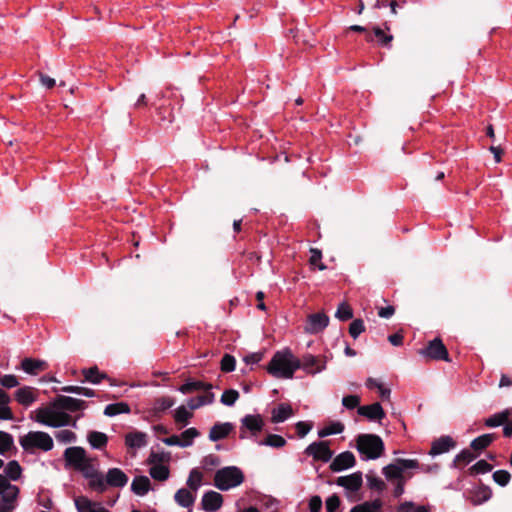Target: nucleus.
<instances>
[{"instance_id":"f257e3e1","label":"nucleus","mask_w":512,"mask_h":512,"mask_svg":"<svg viewBox=\"0 0 512 512\" xmlns=\"http://www.w3.org/2000/svg\"><path fill=\"white\" fill-rule=\"evenodd\" d=\"M300 369V359L288 348L275 352L266 367L267 372L278 379H291Z\"/></svg>"},{"instance_id":"f03ea898","label":"nucleus","mask_w":512,"mask_h":512,"mask_svg":"<svg viewBox=\"0 0 512 512\" xmlns=\"http://www.w3.org/2000/svg\"><path fill=\"white\" fill-rule=\"evenodd\" d=\"M356 449L362 460H375L382 456L385 446L382 438L376 434H359Z\"/></svg>"},{"instance_id":"7ed1b4c3","label":"nucleus","mask_w":512,"mask_h":512,"mask_svg":"<svg viewBox=\"0 0 512 512\" xmlns=\"http://www.w3.org/2000/svg\"><path fill=\"white\" fill-rule=\"evenodd\" d=\"M19 444L23 450L33 454L36 449L48 452L53 449L54 442L52 437L43 431H30L19 437Z\"/></svg>"},{"instance_id":"20e7f679","label":"nucleus","mask_w":512,"mask_h":512,"mask_svg":"<svg viewBox=\"0 0 512 512\" xmlns=\"http://www.w3.org/2000/svg\"><path fill=\"white\" fill-rule=\"evenodd\" d=\"M244 474L237 466H227L216 471L214 485L221 491H228L244 482Z\"/></svg>"},{"instance_id":"39448f33","label":"nucleus","mask_w":512,"mask_h":512,"mask_svg":"<svg viewBox=\"0 0 512 512\" xmlns=\"http://www.w3.org/2000/svg\"><path fill=\"white\" fill-rule=\"evenodd\" d=\"M265 423L260 414H247L240 420V439L256 437L264 428Z\"/></svg>"},{"instance_id":"423d86ee","label":"nucleus","mask_w":512,"mask_h":512,"mask_svg":"<svg viewBox=\"0 0 512 512\" xmlns=\"http://www.w3.org/2000/svg\"><path fill=\"white\" fill-rule=\"evenodd\" d=\"M88 480L89 488L97 493L105 492L104 475L98 471L91 462V459L83 463L77 470Z\"/></svg>"},{"instance_id":"0eeeda50","label":"nucleus","mask_w":512,"mask_h":512,"mask_svg":"<svg viewBox=\"0 0 512 512\" xmlns=\"http://www.w3.org/2000/svg\"><path fill=\"white\" fill-rule=\"evenodd\" d=\"M419 354L431 360L450 362L448 350L439 337L429 341L425 348L419 350Z\"/></svg>"},{"instance_id":"6e6552de","label":"nucleus","mask_w":512,"mask_h":512,"mask_svg":"<svg viewBox=\"0 0 512 512\" xmlns=\"http://www.w3.org/2000/svg\"><path fill=\"white\" fill-rule=\"evenodd\" d=\"M308 456H312L315 461L329 462L333 457V451L330 449L327 441H316L308 445L304 451Z\"/></svg>"},{"instance_id":"1a4fd4ad","label":"nucleus","mask_w":512,"mask_h":512,"mask_svg":"<svg viewBox=\"0 0 512 512\" xmlns=\"http://www.w3.org/2000/svg\"><path fill=\"white\" fill-rule=\"evenodd\" d=\"M63 456L66 465L72 466L75 470L88 460L85 449L80 446L66 448Z\"/></svg>"},{"instance_id":"9d476101","label":"nucleus","mask_w":512,"mask_h":512,"mask_svg":"<svg viewBox=\"0 0 512 512\" xmlns=\"http://www.w3.org/2000/svg\"><path fill=\"white\" fill-rule=\"evenodd\" d=\"M328 324L329 317L325 313H313L307 317L304 330L309 334H318L322 332Z\"/></svg>"},{"instance_id":"9b49d317","label":"nucleus","mask_w":512,"mask_h":512,"mask_svg":"<svg viewBox=\"0 0 512 512\" xmlns=\"http://www.w3.org/2000/svg\"><path fill=\"white\" fill-rule=\"evenodd\" d=\"M52 406L61 410L76 412L85 409L86 402L70 396L59 395L55 398Z\"/></svg>"},{"instance_id":"f8f14e48","label":"nucleus","mask_w":512,"mask_h":512,"mask_svg":"<svg viewBox=\"0 0 512 512\" xmlns=\"http://www.w3.org/2000/svg\"><path fill=\"white\" fill-rule=\"evenodd\" d=\"M128 480V476L120 468H110L104 476L105 491L108 486L123 488L128 483Z\"/></svg>"},{"instance_id":"ddd939ff","label":"nucleus","mask_w":512,"mask_h":512,"mask_svg":"<svg viewBox=\"0 0 512 512\" xmlns=\"http://www.w3.org/2000/svg\"><path fill=\"white\" fill-rule=\"evenodd\" d=\"M356 464L355 456L350 451H344L338 454L331 462L329 468L332 472H341L354 467Z\"/></svg>"},{"instance_id":"4468645a","label":"nucleus","mask_w":512,"mask_h":512,"mask_svg":"<svg viewBox=\"0 0 512 512\" xmlns=\"http://www.w3.org/2000/svg\"><path fill=\"white\" fill-rule=\"evenodd\" d=\"M223 504V496L216 491L210 490L203 494L201 507L206 512H216Z\"/></svg>"},{"instance_id":"2eb2a0df","label":"nucleus","mask_w":512,"mask_h":512,"mask_svg":"<svg viewBox=\"0 0 512 512\" xmlns=\"http://www.w3.org/2000/svg\"><path fill=\"white\" fill-rule=\"evenodd\" d=\"M60 410L61 409L55 408L54 406L51 408L50 427L59 428L64 426H71L73 428H77V420H73L68 413Z\"/></svg>"},{"instance_id":"dca6fc26","label":"nucleus","mask_w":512,"mask_h":512,"mask_svg":"<svg viewBox=\"0 0 512 512\" xmlns=\"http://www.w3.org/2000/svg\"><path fill=\"white\" fill-rule=\"evenodd\" d=\"M336 484L351 492H357L363 484L362 472L357 471L347 476H340L336 479Z\"/></svg>"},{"instance_id":"f3484780","label":"nucleus","mask_w":512,"mask_h":512,"mask_svg":"<svg viewBox=\"0 0 512 512\" xmlns=\"http://www.w3.org/2000/svg\"><path fill=\"white\" fill-rule=\"evenodd\" d=\"M300 368L310 374L319 373L326 368V362L311 354H306L300 360Z\"/></svg>"},{"instance_id":"a211bd4d","label":"nucleus","mask_w":512,"mask_h":512,"mask_svg":"<svg viewBox=\"0 0 512 512\" xmlns=\"http://www.w3.org/2000/svg\"><path fill=\"white\" fill-rule=\"evenodd\" d=\"M456 446V442L451 436L444 435L434 440L429 451V455L437 456L450 451V449Z\"/></svg>"},{"instance_id":"6ab92c4d","label":"nucleus","mask_w":512,"mask_h":512,"mask_svg":"<svg viewBox=\"0 0 512 512\" xmlns=\"http://www.w3.org/2000/svg\"><path fill=\"white\" fill-rule=\"evenodd\" d=\"M357 412L359 415L366 417L370 421H380L385 417V412L379 402L359 406Z\"/></svg>"},{"instance_id":"aec40b11","label":"nucleus","mask_w":512,"mask_h":512,"mask_svg":"<svg viewBox=\"0 0 512 512\" xmlns=\"http://www.w3.org/2000/svg\"><path fill=\"white\" fill-rule=\"evenodd\" d=\"M78 512H110L99 502H94L86 496H79L74 500Z\"/></svg>"},{"instance_id":"412c9836","label":"nucleus","mask_w":512,"mask_h":512,"mask_svg":"<svg viewBox=\"0 0 512 512\" xmlns=\"http://www.w3.org/2000/svg\"><path fill=\"white\" fill-rule=\"evenodd\" d=\"M234 429V425L230 422L216 423L209 431V440L212 442L220 441L226 438Z\"/></svg>"},{"instance_id":"4be33fe9","label":"nucleus","mask_w":512,"mask_h":512,"mask_svg":"<svg viewBox=\"0 0 512 512\" xmlns=\"http://www.w3.org/2000/svg\"><path fill=\"white\" fill-rule=\"evenodd\" d=\"M471 493L472 496L470 498V502L474 506L482 505L483 503L489 501L493 495L491 488L484 484L475 487Z\"/></svg>"},{"instance_id":"5701e85b","label":"nucleus","mask_w":512,"mask_h":512,"mask_svg":"<svg viewBox=\"0 0 512 512\" xmlns=\"http://www.w3.org/2000/svg\"><path fill=\"white\" fill-rule=\"evenodd\" d=\"M14 396L16 401L25 407L30 406L37 399V395L35 394L34 389L29 386H23L19 388L16 390Z\"/></svg>"},{"instance_id":"b1692460","label":"nucleus","mask_w":512,"mask_h":512,"mask_svg":"<svg viewBox=\"0 0 512 512\" xmlns=\"http://www.w3.org/2000/svg\"><path fill=\"white\" fill-rule=\"evenodd\" d=\"M512 415V409L506 408L500 412L494 413L484 420V425L488 428H496L502 426L507 422L508 418Z\"/></svg>"},{"instance_id":"393cba45","label":"nucleus","mask_w":512,"mask_h":512,"mask_svg":"<svg viewBox=\"0 0 512 512\" xmlns=\"http://www.w3.org/2000/svg\"><path fill=\"white\" fill-rule=\"evenodd\" d=\"M125 445L132 449H140L147 445V434L141 431L127 433Z\"/></svg>"},{"instance_id":"a878e982","label":"nucleus","mask_w":512,"mask_h":512,"mask_svg":"<svg viewBox=\"0 0 512 512\" xmlns=\"http://www.w3.org/2000/svg\"><path fill=\"white\" fill-rule=\"evenodd\" d=\"M212 384L206 383L199 380H188L178 388V391L182 394H189L194 391L204 390L206 393L211 392Z\"/></svg>"},{"instance_id":"bb28decb","label":"nucleus","mask_w":512,"mask_h":512,"mask_svg":"<svg viewBox=\"0 0 512 512\" xmlns=\"http://www.w3.org/2000/svg\"><path fill=\"white\" fill-rule=\"evenodd\" d=\"M293 415V409L290 404L280 403L272 410L271 421L273 423H282Z\"/></svg>"},{"instance_id":"cd10ccee","label":"nucleus","mask_w":512,"mask_h":512,"mask_svg":"<svg viewBox=\"0 0 512 512\" xmlns=\"http://www.w3.org/2000/svg\"><path fill=\"white\" fill-rule=\"evenodd\" d=\"M151 489V482L147 476H136L131 484V490L138 496L146 495Z\"/></svg>"},{"instance_id":"c85d7f7f","label":"nucleus","mask_w":512,"mask_h":512,"mask_svg":"<svg viewBox=\"0 0 512 512\" xmlns=\"http://www.w3.org/2000/svg\"><path fill=\"white\" fill-rule=\"evenodd\" d=\"M46 365L45 361L33 358H24L21 362L22 370L30 375H36L39 371H43Z\"/></svg>"},{"instance_id":"c756f323","label":"nucleus","mask_w":512,"mask_h":512,"mask_svg":"<svg viewBox=\"0 0 512 512\" xmlns=\"http://www.w3.org/2000/svg\"><path fill=\"white\" fill-rule=\"evenodd\" d=\"M19 492V488H15L13 491L4 493V495L0 497V512H11L15 508V502Z\"/></svg>"},{"instance_id":"7c9ffc66","label":"nucleus","mask_w":512,"mask_h":512,"mask_svg":"<svg viewBox=\"0 0 512 512\" xmlns=\"http://www.w3.org/2000/svg\"><path fill=\"white\" fill-rule=\"evenodd\" d=\"M195 499V495H193L188 489L185 488L177 490L174 495L175 502L183 508H189L193 506Z\"/></svg>"},{"instance_id":"2f4dec72","label":"nucleus","mask_w":512,"mask_h":512,"mask_svg":"<svg viewBox=\"0 0 512 512\" xmlns=\"http://www.w3.org/2000/svg\"><path fill=\"white\" fill-rule=\"evenodd\" d=\"M87 440L93 449L102 450L108 443V436L99 431H90Z\"/></svg>"},{"instance_id":"473e14b6","label":"nucleus","mask_w":512,"mask_h":512,"mask_svg":"<svg viewBox=\"0 0 512 512\" xmlns=\"http://www.w3.org/2000/svg\"><path fill=\"white\" fill-rule=\"evenodd\" d=\"M215 395L213 392H207L204 395H200L194 398H190L187 401V405L191 410H196L204 405H209L214 402Z\"/></svg>"},{"instance_id":"72a5a7b5","label":"nucleus","mask_w":512,"mask_h":512,"mask_svg":"<svg viewBox=\"0 0 512 512\" xmlns=\"http://www.w3.org/2000/svg\"><path fill=\"white\" fill-rule=\"evenodd\" d=\"M131 409L129 404L126 402H117L108 404L104 409V415L108 417H114L119 414H128Z\"/></svg>"},{"instance_id":"f704fd0d","label":"nucleus","mask_w":512,"mask_h":512,"mask_svg":"<svg viewBox=\"0 0 512 512\" xmlns=\"http://www.w3.org/2000/svg\"><path fill=\"white\" fill-rule=\"evenodd\" d=\"M494 440V434H483L473 439L470 444V447L475 451H481L487 448Z\"/></svg>"},{"instance_id":"c9c22d12","label":"nucleus","mask_w":512,"mask_h":512,"mask_svg":"<svg viewBox=\"0 0 512 512\" xmlns=\"http://www.w3.org/2000/svg\"><path fill=\"white\" fill-rule=\"evenodd\" d=\"M4 472L7 479L17 481L22 475V467L18 461L11 460L5 466Z\"/></svg>"},{"instance_id":"e433bc0d","label":"nucleus","mask_w":512,"mask_h":512,"mask_svg":"<svg viewBox=\"0 0 512 512\" xmlns=\"http://www.w3.org/2000/svg\"><path fill=\"white\" fill-rule=\"evenodd\" d=\"M344 424L340 421H333L328 426H325L324 428L320 429L318 431V436L320 438H324L330 435L334 434H340L344 431Z\"/></svg>"},{"instance_id":"4c0bfd02","label":"nucleus","mask_w":512,"mask_h":512,"mask_svg":"<svg viewBox=\"0 0 512 512\" xmlns=\"http://www.w3.org/2000/svg\"><path fill=\"white\" fill-rule=\"evenodd\" d=\"M174 403V399L169 396H163L156 399L153 405L154 414L158 415L165 412L166 410L170 409Z\"/></svg>"},{"instance_id":"58836bf2","label":"nucleus","mask_w":512,"mask_h":512,"mask_svg":"<svg viewBox=\"0 0 512 512\" xmlns=\"http://www.w3.org/2000/svg\"><path fill=\"white\" fill-rule=\"evenodd\" d=\"M83 375L85 377V381L92 384H99L103 379L107 377V375L105 373H101L96 366L89 369H84Z\"/></svg>"},{"instance_id":"ea45409f","label":"nucleus","mask_w":512,"mask_h":512,"mask_svg":"<svg viewBox=\"0 0 512 512\" xmlns=\"http://www.w3.org/2000/svg\"><path fill=\"white\" fill-rule=\"evenodd\" d=\"M286 440L278 434H269L259 442V445L269 446L272 448H282L286 445Z\"/></svg>"},{"instance_id":"a19ab883","label":"nucleus","mask_w":512,"mask_h":512,"mask_svg":"<svg viewBox=\"0 0 512 512\" xmlns=\"http://www.w3.org/2000/svg\"><path fill=\"white\" fill-rule=\"evenodd\" d=\"M12 448H15L13 436L8 432L0 430V455H5Z\"/></svg>"},{"instance_id":"79ce46f5","label":"nucleus","mask_w":512,"mask_h":512,"mask_svg":"<svg viewBox=\"0 0 512 512\" xmlns=\"http://www.w3.org/2000/svg\"><path fill=\"white\" fill-rule=\"evenodd\" d=\"M381 506V501L376 499L371 502H365L363 504L356 505L350 510V512H379Z\"/></svg>"},{"instance_id":"37998d69","label":"nucleus","mask_w":512,"mask_h":512,"mask_svg":"<svg viewBox=\"0 0 512 512\" xmlns=\"http://www.w3.org/2000/svg\"><path fill=\"white\" fill-rule=\"evenodd\" d=\"M150 476L158 481H165L169 478V468L165 465H153L149 470Z\"/></svg>"},{"instance_id":"c03bdc74","label":"nucleus","mask_w":512,"mask_h":512,"mask_svg":"<svg viewBox=\"0 0 512 512\" xmlns=\"http://www.w3.org/2000/svg\"><path fill=\"white\" fill-rule=\"evenodd\" d=\"M51 408L52 407H41L36 410L35 417H31L34 421L50 427L51 421Z\"/></svg>"},{"instance_id":"a18cd8bd","label":"nucleus","mask_w":512,"mask_h":512,"mask_svg":"<svg viewBox=\"0 0 512 512\" xmlns=\"http://www.w3.org/2000/svg\"><path fill=\"white\" fill-rule=\"evenodd\" d=\"M61 391L65 392V393L83 395L88 398L95 396V391L93 389L81 387V386L68 385V386L62 387Z\"/></svg>"},{"instance_id":"49530a36","label":"nucleus","mask_w":512,"mask_h":512,"mask_svg":"<svg viewBox=\"0 0 512 512\" xmlns=\"http://www.w3.org/2000/svg\"><path fill=\"white\" fill-rule=\"evenodd\" d=\"M202 478V473L194 468L190 471L186 484L191 490L197 491L201 486Z\"/></svg>"},{"instance_id":"de8ad7c7","label":"nucleus","mask_w":512,"mask_h":512,"mask_svg":"<svg viewBox=\"0 0 512 512\" xmlns=\"http://www.w3.org/2000/svg\"><path fill=\"white\" fill-rule=\"evenodd\" d=\"M199 435L200 432L194 427L188 428L185 431H183L180 438L182 442V447L184 448L192 446L194 439L197 438Z\"/></svg>"},{"instance_id":"09e8293b","label":"nucleus","mask_w":512,"mask_h":512,"mask_svg":"<svg viewBox=\"0 0 512 512\" xmlns=\"http://www.w3.org/2000/svg\"><path fill=\"white\" fill-rule=\"evenodd\" d=\"M193 414L187 410L183 405L179 406L174 413V420L176 423L187 425Z\"/></svg>"},{"instance_id":"8fccbe9b","label":"nucleus","mask_w":512,"mask_h":512,"mask_svg":"<svg viewBox=\"0 0 512 512\" xmlns=\"http://www.w3.org/2000/svg\"><path fill=\"white\" fill-rule=\"evenodd\" d=\"M493 466L486 460H479L469 468L471 475L485 474L492 471Z\"/></svg>"},{"instance_id":"3c124183","label":"nucleus","mask_w":512,"mask_h":512,"mask_svg":"<svg viewBox=\"0 0 512 512\" xmlns=\"http://www.w3.org/2000/svg\"><path fill=\"white\" fill-rule=\"evenodd\" d=\"M382 472L388 480L397 479L399 481L403 479L401 467L397 464H389L385 466Z\"/></svg>"},{"instance_id":"603ef678","label":"nucleus","mask_w":512,"mask_h":512,"mask_svg":"<svg viewBox=\"0 0 512 512\" xmlns=\"http://www.w3.org/2000/svg\"><path fill=\"white\" fill-rule=\"evenodd\" d=\"M476 456L468 449H463L460 453H458L452 463L450 464L451 468H456L458 462H463L468 464L472 462Z\"/></svg>"},{"instance_id":"864d4df0","label":"nucleus","mask_w":512,"mask_h":512,"mask_svg":"<svg viewBox=\"0 0 512 512\" xmlns=\"http://www.w3.org/2000/svg\"><path fill=\"white\" fill-rule=\"evenodd\" d=\"M493 481L501 487H505L511 480V474L509 471L500 469L496 470L492 475Z\"/></svg>"},{"instance_id":"5fc2aeb1","label":"nucleus","mask_w":512,"mask_h":512,"mask_svg":"<svg viewBox=\"0 0 512 512\" xmlns=\"http://www.w3.org/2000/svg\"><path fill=\"white\" fill-rule=\"evenodd\" d=\"M335 317L340 321L350 320L353 318V310L347 303L342 302L337 308Z\"/></svg>"},{"instance_id":"6e6d98bb","label":"nucleus","mask_w":512,"mask_h":512,"mask_svg":"<svg viewBox=\"0 0 512 512\" xmlns=\"http://www.w3.org/2000/svg\"><path fill=\"white\" fill-rule=\"evenodd\" d=\"M239 398V392L235 389H227L221 395V403L226 406H233Z\"/></svg>"},{"instance_id":"4d7b16f0","label":"nucleus","mask_w":512,"mask_h":512,"mask_svg":"<svg viewBox=\"0 0 512 512\" xmlns=\"http://www.w3.org/2000/svg\"><path fill=\"white\" fill-rule=\"evenodd\" d=\"M374 36L377 39V42L380 46L388 47L390 46L391 41L393 40V35L386 34L381 28L374 27Z\"/></svg>"},{"instance_id":"13d9d810","label":"nucleus","mask_w":512,"mask_h":512,"mask_svg":"<svg viewBox=\"0 0 512 512\" xmlns=\"http://www.w3.org/2000/svg\"><path fill=\"white\" fill-rule=\"evenodd\" d=\"M365 331L364 321L362 319H354L349 326V334L353 339H357L361 333Z\"/></svg>"},{"instance_id":"bf43d9fd","label":"nucleus","mask_w":512,"mask_h":512,"mask_svg":"<svg viewBox=\"0 0 512 512\" xmlns=\"http://www.w3.org/2000/svg\"><path fill=\"white\" fill-rule=\"evenodd\" d=\"M55 438L63 444L74 443L77 439V436L74 432L70 430H60L55 433Z\"/></svg>"},{"instance_id":"052dcab7","label":"nucleus","mask_w":512,"mask_h":512,"mask_svg":"<svg viewBox=\"0 0 512 512\" xmlns=\"http://www.w3.org/2000/svg\"><path fill=\"white\" fill-rule=\"evenodd\" d=\"M236 367V359L230 354H225L220 363V368L223 372H232Z\"/></svg>"},{"instance_id":"680f3d73","label":"nucleus","mask_w":512,"mask_h":512,"mask_svg":"<svg viewBox=\"0 0 512 512\" xmlns=\"http://www.w3.org/2000/svg\"><path fill=\"white\" fill-rule=\"evenodd\" d=\"M366 479H367V484H368L370 489H373V490H376L378 492H381L385 488L384 481L381 478L377 477V476H374V475H371V474H367L366 475Z\"/></svg>"},{"instance_id":"e2e57ef3","label":"nucleus","mask_w":512,"mask_h":512,"mask_svg":"<svg viewBox=\"0 0 512 512\" xmlns=\"http://www.w3.org/2000/svg\"><path fill=\"white\" fill-rule=\"evenodd\" d=\"M311 252V256H310V259H309V262L311 265H315L318 267L319 270H325L326 269V265H324L322 262H321V259H322V253L319 249H316V248H312L310 250Z\"/></svg>"},{"instance_id":"0e129e2a","label":"nucleus","mask_w":512,"mask_h":512,"mask_svg":"<svg viewBox=\"0 0 512 512\" xmlns=\"http://www.w3.org/2000/svg\"><path fill=\"white\" fill-rule=\"evenodd\" d=\"M313 424L311 422L299 421L295 424L297 435L300 438L305 437L312 429Z\"/></svg>"},{"instance_id":"69168bd1","label":"nucleus","mask_w":512,"mask_h":512,"mask_svg":"<svg viewBox=\"0 0 512 512\" xmlns=\"http://www.w3.org/2000/svg\"><path fill=\"white\" fill-rule=\"evenodd\" d=\"M0 384L5 388H14L18 386L19 381L13 374H6L0 377Z\"/></svg>"},{"instance_id":"338daca9","label":"nucleus","mask_w":512,"mask_h":512,"mask_svg":"<svg viewBox=\"0 0 512 512\" xmlns=\"http://www.w3.org/2000/svg\"><path fill=\"white\" fill-rule=\"evenodd\" d=\"M360 404V397L357 395H347L342 398V405L347 409H354Z\"/></svg>"},{"instance_id":"774afa93","label":"nucleus","mask_w":512,"mask_h":512,"mask_svg":"<svg viewBox=\"0 0 512 512\" xmlns=\"http://www.w3.org/2000/svg\"><path fill=\"white\" fill-rule=\"evenodd\" d=\"M339 506L340 498L336 494H333L326 499L325 507L327 512H336Z\"/></svg>"}]
</instances>
